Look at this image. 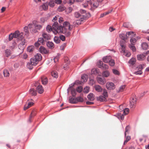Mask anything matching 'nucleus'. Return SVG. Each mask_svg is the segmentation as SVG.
<instances>
[{
    "label": "nucleus",
    "instance_id": "603ef678",
    "mask_svg": "<svg viewBox=\"0 0 149 149\" xmlns=\"http://www.w3.org/2000/svg\"><path fill=\"white\" fill-rule=\"evenodd\" d=\"M66 45V43H64L60 47V49L61 50H63Z\"/></svg>",
    "mask_w": 149,
    "mask_h": 149
},
{
    "label": "nucleus",
    "instance_id": "a211bd4d",
    "mask_svg": "<svg viewBox=\"0 0 149 149\" xmlns=\"http://www.w3.org/2000/svg\"><path fill=\"white\" fill-rule=\"evenodd\" d=\"M30 62H31V63H32L34 65H36L38 62L37 60H36L34 57L32 58H31L30 60Z\"/></svg>",
    "mask_w": 149,
    "mask_h": 149
},
{
    "label": "nucleus",
    "instance_id": "6e6552de",
    "mask_svg": "<svg viewBox=\"0 0 149 149\" xmlns=\"http://www.w3.org/2000/svg\"><path fill=\"white\" fill-rule=\"evenodd\" d=\"M137 68H138V71H135L134 72V73L136 74H139L140 75L142 74V72L141 71L143 69V68L142 65H139L137 67Z\"/></svg>",
    "mask_w": 149,
    "mask_h": 149
},
{
    "label": "nucleus",
    "instance_id": "0eeeda50",
    "mask_svg": "<svg viewBox=\"0 0 149 149\" xmlns=\"http://www.w3.org/2000/svg\"><path fill=\"white\" fill-rule=\"evenodd\" d=\"M146 56V54L145 53L137 55V59L141 61L145 59Z\"/></svg>",
    "mask_w": 149,
    "mask_h": 149
},
{
    "label": "nucleus",
    "instance_id": "f704fd0d",
    "mask_svg": "<svg viewBox=\"0 0 149 149\" xmlns=\"http://www.w3.org/2000/svg\"><path fill=\"white\" fill-rule=\"evenodd\" d=\"M54 41L56 44L59 43L60 42V40L59 38L57 36H55L54 37Z\"/></svg>",
    "mask_w": 149,
    "mask_h": 149
},
{
    "label": "nucleus",
    "instance_id": "39448f33",
    "mask_svg": "<svg viewBox=\"0 0 149 149\" xmlns=\"http://www.w3.org/2000/svg\"><path fill=\"white\" fill-rule=\"evenodd\" d=\"M39 49L40 52L42 54H47L49 53V51L43 46H40Z\"/></svg>",
    "mask_w": 149,
    "mask_h": 149
},
{
    "label": "nucleus",
    "instance_id": "e433bc0d",
    "mask_svg": "<svg viewBox=\"0 0 149 149\" xmlns=\"http://www.w3.org/2000/svg\"><path fill=\"white\" fill-rule=\"evenodd\" d=\"M33 65H34L30 62L27 64V67L30 70H31L33 68Z\"/></svg>",
    "mask_w": 149,
    "mask_h": 149
},
{
    "label": "nucleus",
    "instance_id": "ddd939ff",
    "mask_svg": "<svg viewBox=\"0 0 149 149\" xmlns=\"http://www.w3.org/2000/svg\"><path fill=\"white\" fill-rule=\"evenodd\" d=\"M29 93L32 96H35L37 95V92L34 88L30 89L29 91Z\"/></svg>",
    "mask_w": 149,
    "mask_h": 149
},
{
    "label": "nucleus",
    "instance_id": "864d4df0",
    "mask_svg": "<svg viewBox=\"0 0 149 149\" xmlns=\"http://www.w3.org/2000/svg\"><path fill=\"white\" fill-rule=\"evenodd\" d=\"M120 45L122 47V51L123 53L125 52V46L124 45L120 43Z\"/></svg>",
    "mask_w": 149,
    "mask_h": 149
},
{
    "label": "nucleus",
    "instance_id": "4d7b16f0",
    "mask_svg": "<svg viewBox=\"0 0 149 149\" xmlns=\"http://www.w3.org/2000/svg\"><path fill=\"white\" fill-rule=\"evenodd\" d=\"M80 18L79 19V21L82 22L86 19V17L84 15H81L80 17Z\"/></svg>",
    "mask_w": 149,
    "mask_h": 149
},
{
    "label": "nucleus",
    "instance_id": "20e7f679",
    "mask_svg": "<svg viewBox=\"0 0 149 149\" xmlns=\"http://www.w3.org/2000/svg\"><path fill=\"white\" fill-rule=\"evenodd\" d=\"M136 102V98L132 97L130 99V108H132L135 107V104Z\"/></svg>",
    "mask_w": 149,
    "mask_h": 149
},
{
    "label": "nucleus",
    "instance_id": "f257e3e1",
    "mask_svg": "<svg viewBox=\"0 0 149 149\" xmlns=\"http://www.w3.org/2000/svg\"><path fill=\"white\" fill-rule=\"evenodd\" d=\"M70 23L68 22H64L63 24V26H60L59 29H61V33L64 34L66 37H68L70 36L71 33L67 30L68 26L70 24Z\"/></svg>",
    "mask_w": 149,
    "mask_h": 149
},
{
    "label": "nucleus",
    "instance_id": "8fccbe9b",
    "mask_svg": "<svg viewBox=\"0 0 149 149\" xmlns=\"http://www.w3.org/2000/svg\"><path fill=\"white\" fill-rule=\"evenodd\" d=\"M123 111L124 115H126L129 113V109L128 108H126Z\"/></svg>",
    "mask_w": 149,
    "mask_h": 149
},
{
    "label": "nucleus",
    "instance_id": "4c0bfd02",
    "mask_svg": "<svg viewBox=\"0 0 149 149\" xmlns=\"http://www.w3.org/2000/svg\"><path fill=\"white\" fill-rule=\"evenodd\" d=\"M76 90L74 88L72 89L71 91V93L73 96H75L76 95Z\"/></svg>",
    "mask_w": 149,
    "mask_h": 149
},
{
    "label": "nucleus",
    "instance_id": "09e8293b",
    "mask_svg": "<svg viewBox=\"0 0 149 149\" xmlns=\"http://www.w3.org/2000/svg\"><path fill=\"white\" fill-rule=\"evenodd\" d=\"M13 38H14V36L13 33H11L9 35L8 40L9 41H11Z\"/></svg>",
    "mask_w": 149,
    "mask_h": 149
},
{
    "label": "nucleus",
    "instance_id": "473e14b6",
    "mask_svg": "<svg viewBox=\"0 0 149 149\" xmlns=\"http://www.w3.org/2000/svg\"><path fill=\"white\" fill-rule=\"evenodd\" d=\"M45 41L44 40L43 38H39L38 39V41L37 42L40 43V44H41L42 45L44 44V41Z\"/></svg>",
    "mask_w": 149,
    "mask_h": 149
},
{
    "label": "nucleus",
    "instance_id": "4468645a",
    "mask_svg": "<svg viewBox=\"0 0 149 149\" xmlns=\"http://www.w3.org/2000/svg\"><path fill=\"white\" fill-rule=\"evenodd\" d=\"M46 45L47 47L49 49H52L54 48L53 43L51 41H48L47 42Z\"/></svg>",
    "mask_w": 149,
    "mask_h": 149
},
{
    "label": "nucleus",
    "instance_id": "7c9ffc66",
    "mask_svg": "<svg viewBox=\"0 0 149 149\" xmlns=\"http://www.w3.org/2000/svg\"><path fill=\"white\" fill-rule=\"evenodd\" d=\"M65 9V7L63 6H60L58 8V10L59 11L62 12L64 11Z\"/></svg>",
    "mask_w": 149,
    "mask_h": 149
},
{
    "label": "nucleus",
    "instance_id": "f03ea898",
    "mask_svg": "<svg viewBox=\"0 0 149 149\" xmlns=\"http://www.w3.org/2000/svg\"><path fill=\"white\" fill-rule=\"evenodd\" d=\"M60 26L58 25V23L56 22H54L52 25V28L57 33H61V29H59Z\"/></svg>",
    "mask_w": 149,
    "mask_h": 149
},
{
    "label": "nucleus",
    "instance_id": "774afa93",
    "mask_svg": "<svg viewBox=\"0 0 149 149\" xmlns=\"http://www.w3.org/2000/svg\"><path fill=\"white\" fill-rule=\"evenodd\" d=\"M109 66L108 65L104 64L103 66L102 67L103 69L105 70L107 69L108 68Z\"/></svg>",
    "mask_w": 149,
    "mask_h": 149
},
{
    "label": "nucleus",
    "instance_id": "13d9d810",
    "mask_svg": "<svg viewBox=\"0 0 149 149\" xmlns=\"http://www.w3.org/2000/svg\"><path fill=\"white\" fill-rule=\"evenodd\" d=\"M130 139V137L129 136H127L126 138V139L124 141L123 144L124 145H125V143H126L128 141H129Z\"/></svg>",
    "mask_w": 149,
    "mask_h": 149
},
{
    "label": "nucleus",
    "instance_id": "72a5a7b5",
    "mask_svg": "<svg viewBox=\"0 0 149 149\" xmlns=\"http://www.w3.org/2000/svg\"><path fill=\"white\" fill-rule=\"evenodd\" d=\"M41 81L43 84L44 85H46L48 83V80L47 78H45L44 79H41Z\"/></svg>",
    "mask_w": 149,
    "mask_h": 149
},
{
    "label": "nucleus",
    "instance_id": "393cba45",
    "mask_svg": "<svg viewBox=\"0 0 149 149\" xmlns=\"http://www.w3.org/2000/svg\"><path fill=\"white\" fill-rule=\"evenodd\" d=\"M5 54L7 57H8L12 54L11 50L9 49H6L5 50Z\"/></svg>",
    "mask_w": 149,
    "mask_h": 149
},
{
    "label": "nucleus",
    "instance_id": "5701e85b",
    "mask_svg": "<svg viewBox=\"0 0 149 149\" xmlns=\"http://www.w3.org/2000/svg\"><path fill=\"white\" fill-rule=\"evenodd\" d=\"M136 59L134 58H132L130 60L128 61V63L130 65H134L136 63Z\"/></svg>",
    "mask_w": 149,
    "mask_h": 149
},
{
    "label": "nucleus",
    "instance_id": "ea45409f",
    "mask_svg": "<svg viewBox=\"0 0 149 149\" xmlns=\"http://www.w3.org/2000/svg\"><path fill=\"white\" fill-rule=\"evenodd\" d=\"M77 102H82L84 101V99L81 97L79 96L76 98Z\"/></svg>",
    "mask_w": 149,
    "mask_h": 149
},
{
    "label": "nucleus",
    "instance_id": "a18cd8bd",
    "mask_svg": "<svg viewBox=\"0 0 149 149\" xmlns=\"http://www.w3.org/2000/svg\"><path fill=\"white\" fill-rule=\"evenodd\" d=\"M89 88L88 87L86 86L84 88L83 92L84 93H87L89 92Z\"/></svg>",
    "mask_w": 149,
    "mask_h": 149
},
{
    "label": "nucleus",
    "instance_id": "052dcab7",
    "mask_svg": "<svg viewBox=\"0 0 149 149\" xmlns=\"http://www.w3.org/2000/svg\"><path fill=\"white\" fill-rule=\"evenodd\" d=\"M48 7V6L47 4H44L42 5V8L44 10L47 9Z\"/></svg>",
    "mask_w": 149,
    "mask_h": 149
},
{
    "label": "nucleus",
    "instance_id": "5fc2aeb1",
    "mask_svg": "<svg viewBox=\"0 0 149 149\" xmlns=\"http://www.w3.org/2000/svg\"><path fill=\"white\" fill-rule=\"evenodd\" d=\"M59 39L60 40H61L62 41H64L65 40V37L62 35H60Z\"/></svg>",
    "mask_w": 149,
    "mask_h": 149
},
{
    "label": "nucleus",
    "instance_id": "aec40b11",
    "mask_svg": "<svg viewBox=\"0 0 149 149\" xmlns=\"http://www.w3.org/2000/svg\"><path fill=\"white\" fill-rule=\"evenodd\" d=\"M148 45L146 42H143L142 43L141 47L143 50L147 49L148 47Z\"/></svg>",
    "mask_w": 149,
    "mask_h": 149
},
{
    "label": "nucleus",
    "instance_id": "bb28decb",
    "mask_svg": "<svg viewBox=\"0 0 149 149\" xmlns=\"http://www.w3.org/2000/svg\"><path fill=\"white\" fill-rule=\"evenodd\" d=\"M34 46L31 45L29 46L27 49V51L29 52H32L34 50Z\"/></svg>",
    "mask_w": 149,
    "mask_h": 149
},
{
    "label": "nucleus",
    "instance_id": "de8ad7c7",
    "mask_svg": "<svg viewBox=\"0 0 149 149\" xmlns=\"http://www.w3.org/2000/svg\"><path fill=\"white\" fill-rule=\"evenodd\" d=\"M53 29V28H52L51 26L49 25H48L46 27L47 31L48 32H50Z\"/></svg>",
    "mask_w": 149,
    "mask_h": 149
},
{
    "label": "nucleus",
    "instance_id": "b1692460",
    "mask_svg": "<svg viewBox=\"0 0 149 149\" xmlns=\"http://www.w3.org/2000/svg\"><path fill=\"white\" fill-rule=\"evenodd\" d=\"M69 101L70 103L72 104H75L77 103L76 98H74L72 97L70 98L69 99Z\"/></svg>",
    "mask_w": 149,
    "mask_h": 149
},
{
    "label": "nucleus",
    "instance_id": "f8f14e48",
    "mask_svg": "<svg viewBox=\"0 0 149 149\" xmlns=\"http://www.w3.org/2000/svg\"><path fill=\"white\" fill-rule=\"evenodd\" d=\"M88 79V76L86 74H83L81 76V81L83 82H86Z\"/></svg>",
    "mask_w": 149,
    "mask_h": 149
},
{
    "label": "nucleus",
    "instance_id": "e2e57ef3",
    "mask_svg": "<svg viewBox=\"0 0 149 149\" xmlns=\"http://www.w3.org/2000/svg\"><path fill=\"white\" fill-rule=\"evenodd\" d=\"M42 27V26L40 25H37L35 26V28L37 29L40 30Z\"/></svg>",
    "mask_w": 149,
    "mask_h": 149
},
{
    "label": "nucleus",
    "instance_id": "9d476101",
    "mask_svg": "<svg viewBox=\"0 0 149 149\" xmlns=\"http://www.w3.org/2000/svg\"><path fill=\"white\" fill-rule=\"evenodd\" d=\"M94 88L95 90L98 92H101L103 91L102 88L99 85H95L94 86Z\"/></svg>",
    "mask_w": 149,
    "mask_h": 149
},
{
    "label": "nucleus",
    "instance_id": "bf43d9fd",
    "mask_svg": "<svg viewBox=\"0 0 149 149\" xmlns=\"http://www.w3.org/2000/svg\"><path fill=\"white\" fill-rule=\"evenodd\" d=\"M91 72L93 74H96L98 73L97 70V69H93L92 70Z\"/></svg>",
    "mask_w": 149,
    "mask_h": 149
},
{
    "label": "nucleus",
    "instance_id": "7ed1b4c3",
    "mask_svg": "<svg viewBox=\"0 0 149 149\" xmlns=\"http://www.w3.org/2000/svg\"><path fill=\"white\" fill-rule=\"evenodd\" d=\"M106 86V88L109 90H113L115 88V86L114 83L111 82H107Z\"/></svg>",
    "mask_w": 149,
    "mask_h": 149
},
{
    "label": "nucleus",
    "instance_id": "3c124183",
    "mask_svg": "<svg viewBox=\"0 0 149 149\" xmlns=\"http://www.w3.org/2000/svg\"><path fill=\"white\" fill-rule=\"evenodd\" d=\"M75 17L76 18H78L81 16V15L79 12H76L74 14Z\"/></svg>",
    "mask_w": 149,
    "mask_h": 149
},
{
    "label": "nucleus",
    "instance_id": "58836bf2",
    "mask_svg": "<svg viewBox=\"0 0 149 149\" xmlns=\"http://www.w3.org/2000/svg\"><path fill=\"white\" fill-rule=\"evenodd\" d=\"M131 24L130 22H125L123 24V26L125 28H128L130 26Z\"/></svg>",
    "mask_w": 149,
    "mask_h": 149
},
{
    "label": "nucleus",
    "instance_id": "cd10ccee",
    "mask_svg": "<svg viewBox=\"0 0 149 149\" xmlns=\"http://www.w3.org/2000/svg\"><path fill=\"white\" fill-rule=\"evenodd\" d=\"M113 10L111 9L110 10H109L108 11L104 12L102 14H101L100 15V17H103L104 16L106 15H107L109 13H110Z\"/></svg>",
    "mask_w": 149,
    "mask_h": 149
},
{
    "label": "nucleus",
    "instance_id": "1a4fd4ad",
    "mask_svg": "<svg viewBox=\"0 0 149 149\" xmlns=\"http://www.w3.org/2000/svg\"><path fill=\"white\" fill-rule=\"evenodd\" d=\"M42 36L45 41L49 40L51 39L50 35L46 33H43L42 34Z\"/></svg>",
    "mask_w": 149,
    "mask_h": 149
},
{
    "label": "nucleus",
    "instance_id": "338daca9",
    "mask_svg": "<svg viewBox=\"0 0 149 149\" xmlns=\"http://www.w3.org/2000/svg\"><path fill=\"white\" fill-rule=\"evenodd\" d=\"M80 13L81 14H85L86 12V11L84 9H81L79 11Z\"/></svg>",
    "mask_w": 149,
    "mask_h": 149
},
{
    "label": "nucleus",
    "instance_id": "4be33fe9",
    "mask_svg": "<svg viewBox=\"0 0 149 149\" xmlns=\"http://www.w3.org/2000/svg\"><path fill=\"white\" fill-rule=\"evenodd\" d=\"M126 34L127 38L128 37L130 36V37H133L135 36V34L134 32L133 31L127 32Z\"/></svg>",
    "mask_w": 149,
    "mask_h": 149
},
{
    "label": "nucleus",
    "instance_id": "dca6fc26",
    "mask_svg": "<svg viewBox=\"0 0 149 149\" xmlns=\"http://www.w3.org/2000/svg\"><path fill=\"white\" fill-rule=\"evenodd\" d=\"M97 100L100 102H104L107 101L106 98L103 95H100L99 97H97Z\"/></svg>",
    "mask_w": 149,
    "mask_h": 149
},
{
    "label": "nucleus",
    "instance_id": "a878e982",
    "mask_svg": "<svg viewBox=\"0 0 149 149\" xmlns=\"http://www.w3.org/2000/svg\"><path fill=\"white\" fill-rule=\"evenodd\" d=\"M110 56H106L103 58V61L105 63H107L110 60Z\"/></svg>",
    "mask_w": 149,
    "mask_h": 149
},
{
    "label": "nucleus",
    "instance_id": "0e129e2a",
    "mask_svg": "<svg viewBox=\"0 0 149 149\" xmlns=\"http://www.w3.org/2000/svg\"><path fill=\"white\" fill-rule=\"evenodd\" d=\"M85 15H84L85 17H86V18H89L91 16V14L89 12H86V13H85Z\"/></svg>",
    "mask_w": 149,
    "mask_h": 149
},
{
    "label": "nucleus",
    "instance_id": "c756f323",
    "mask_svg": "<svg viewBox=\"0 0 149 149\" xmlns=\"http://www.w3.org/2000/svg\"><path fill=\"white\" fill-rule=\"evenodd\" d=\"M3 73L4 76L5 77H8L9 76L10 73L9 71L6 69H5L3 71Z\"/></svg>",
    "mask_w": 149,
    "mask_h": 149
},
{
    "label": "nucleus",
    "instance_id": "a19ab883",
    "mask_svg": "<svg viewBox=\"0 0 149 149\" xmlns=\"http://www.w3.org/2000/svg\"><path fill=\"white\" fill-rule=\"evenodd\" d=\"M130 41L131 42V44L134 45L136 41V39L134 38H132L130 39Z\"/></svg>",
    "mask_w": 149,
    "mask_h": 149
},
{
    "label": "nucleus",
    "instance_id": "c03bdc74",
    "mask_svg": "<svg viewBox=\"0 0 149 149\" xmlns=\"http://www.w3.org/2000/svg\"><path fill=\"white\" fill-rule=\"evenodd\" d=\"M109 65L111 66H113L115 64L114 61L113 59L110 60L109 61Z\"/></svg>",
    "mask_w": 149,
    "mask_h": 149
},
{
    "label": "nucleus",
    "instance_id": "423d86ee",
    "mask_svg": "<svg viewBox=\"0 0 149 149\" xmlns=\"http://www.w3.org/2000/svg\"><path fill=\"white\" fill-rule=\"evenodd\" d=\"M97 81L99 84L101 85H103L105 84V80L103 77H97Z\"/></svg>",
    "mask_w": 149,
    "mask_h": 149
},
{
    "label": "nucleus",
    "instance_id": "69168bd1",
    "mask_svg": "<svg viewBox=\"0 0 149 149\" xmlns=\"http://www.w3.org/2000/svg\"><path fill=\"white\" fill-rule=\"evenodd\" d=\"M113 72L115 74L118 75L119 74V72L117 70L115 69H113Z\"/></svg>",
    "mask_w": 149,
    "mask_h": 149
},
{
    "label": "nucleus",
    "instance_id": "2f4dec72",
    "mask_svg": "<svg viewBox=\"0 0 149 149\" xmlns=\"http://www.w3.org/2000/svg\"><path fill=\"white\" fill-rule=\"evenodd\" d=\"M129 47L133 52H135L136 51V48L134 45L130 44L129 45Z\"/></svg>",
    "mask_w": 149,
    "mask_h": 149
},
{
    "label": "nucleus",
    "instance_id": "6e6d98bb",
    "mask_svg": "<svg viewBox=\"0 0 149 149\" xmlns=\"http://www.w3.org/2000/svg\"><path fill=\"white\" fill-rule=\"evenodd\" d=\"M95 83V81H94V79H90L89 81V84L93 86L94 84Z\"/></svg>",
    "mask_w": 149,
    "mask_h": 149
},
{
    "label": "nucleus",
    "instance_id": "680f3d73",
    "mask_svg": "<svg viewBox=\"0 0 149 149\" xmlns=\"http://www.w3.org/2000/svg\"><path fill=\"white\" fill-rule=\"evenodd\" d=\"M89 2L88 1H87L86 2H85L84 3L82 4L84 8H86L88 6V3Z\"/></svg>",
    "mask_w": 149,
    "mask_h": 149
},
{
    "label": "nucleus",
    "instance_id": "2eb2a0df",
    "mask_svg": "<svg viewBox=\"0 0 149 149\" xmlns=\"http://www.w3.org/2000/svg\"><path fill=\"white\" fill-rule=\"evenodd\" d=\"M36 89L38 93L40 94L42 93L43 92V89L41 85H38L37 86Z\"/></svg>",
    "mask_w": 149,
    "mask_h": 149
},
{
    "label": "nucleus",
    "instance_id": "79ce46f5",
    "mask_svg": "<svg viewBox=\"0 0 149 149\" xmlns=\"http://www.w3.org/2000/svg\"><path fill=\"white\" fill-rule=\"evenodd\" d=\"M82 90L83 88L81 86H78L76 89L77 91L79 93H80L82 91Z\"/></svg>",
    "mask_w": 149,
    "mask_h": 149
},
{
    "label": "nucleus",
    "instance_id": "6ab92c4d",
    "mask_svg": "<svg viewBox=\"0 0 149 149\" xmlns=\"http://www.w3.org/2000/svg\"><path fill=\"white\" fill-rule=\"evenodd\" d=\"M102 75L104 77H107L109 75L110 73L109 71L106 70L103 72Z\"/></svg>",
    "mask_w": 149,
    "mask_h": 149
},
{
    "label": "nucleus",
    "instance_id": "f3484780",
    "mask_svg": "<svg viewBox=\"0 0 149 149\" xmlns=\"http://www.w3.org/2000/svg\"><path fill=\"white\" fill-rule=\"evenodd\" d=\"M94 95L93 93H89L87 96L88 100H89L92 101L94 99Z\"/></svg>",
    "mask_w": 149,
    "mask_h": 149
},
{
    "label": "nucleus",
    "instance_id": "412c9836",
    "mask_svg": "<svg viewBox=\"0 0 149 149\" xmlns=\"http://www.w3.org/2000/svg\"><path fill=\"white\" fill-rule=\"evenodd\" d=\"M51 75L54 78H57L58 76L57 72L56 71H53L51 72Z\"/></svg>",
    "mask_w": 149,
    "mask_h": 149
},
{
    "label": "nucleus",
    "instance_id": "49530a36",
    "mask_svg": "<svg viewBox=\"0 0 149 149\" xmlns=\"http://www.w3.org/2000/svg\"><path fill=\"white\" fill-rule=\"evenodd\" d=\"M49 5L50 7H53L55 5L54 1H50L49 3Z\"/></svg>",
    "mask_w": 149,
    "mask_h": 149
},
{
    "label": "nucleus",
    "instance_id": "c85d7f7f",
    "mask_svg": "<svg viewBox=\"0 0 149 149\" xmlns=\"http://www.w3.org/2000/svg\"><path fill=\"white\" fill-rule=\"evenodd\" d=\"M14 36V38H17L18 37L20 36V32L18 31H16L14 33H13Z\"/></svg>",
    "mask_w": 149,
    "mask_h": 149
},
{
    "label": "nucleus",
    "instance_id": "37998d69",
    "mask_svg": "<svg viewBox=\"0 0 149 149\" xmlns=\"http://www.w3.org/2000/svg\"><path fill=\"white\" fill-rule=\"evenodd\" d=\"M106 98L108 97V94L107 90L106 89H103V92L102 94Z\"/></svg>",
    "mask_w": 149,
    "mask_h": 149
},
{
    "label": "nucleus",
    "instance_id": "c9c22d12",
    "mask_svg": "<svg viewBox=\"0 0 149 149\" xmlns=\"http://www.w3.org/2000/svg\"><path fill=\"white\" fill-rule=\"evenodd\" d=\"M120 37V38L123 40H125L127 38V37L126 36V34H120L119 35Z\"/></svg>",
    "mask_w": 149,
    "mask_h": 149
},
{
    "label": "nucleus",
    "instance_id": "9b49d317",
    "mask_svg": "<svg viewBox=\"0 0 149 149\" xmlns=\"http://www.w3.org/2000/svg\"><path fill=\"white\" fill-rule=\"evenodd\" d=\"M42 56L41 54H37L35 55L34 58L37 60L38 62L40 61L42 59Z\"/></svg>",
    "mask_w": 149,
    "mask_h": 149
}]
</instances>
